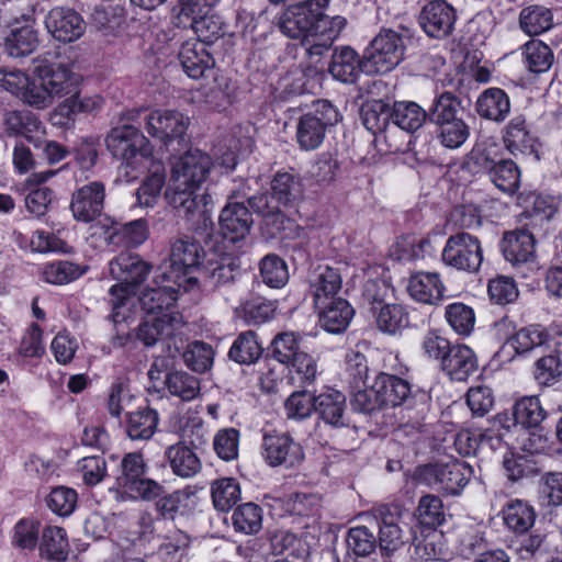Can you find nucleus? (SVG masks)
Here are the masks:
<instances>
[{"label": "nucleus", "mask_w": 562, "mask_h": 562, "mask_svg": "<svg viewBox=\"0 0 562 562\" xmlns=\"http://www.w3.org/2000/svg\"><path fill=\"white\" fill-rule=\"evenodd\" d=\"M328 70L333 78L344 83H353L360 72H364V58L349 46L335 48Z\"/></svg>", "instance_id": "a878e982"}, {"label": "nucleus", "mask_w": 562, "mask_h": 562, "mask_svg": "<svg viewBox=\"0 0 562 562\" xmlns=\"http://www.w3.org/2000/svg\"><path fill=\"white\" fill-rule=\"evenodd\" d=\"M502 514L507 528L516 533L528 531L533 526L536 519L532 506L521 499L509 501L503 507Z\"/></svg>", "instance_id": "4c0bfd02"}, {"label": "nucleus", "mask_w": 562, "mask_h": 562, "mask_svg": "<svg viewBox=\"0 0 562 562\" xmlns=\"http://www.w3.org/2000/svg\"><path fill=\"white\" fill-rule=\"evenodd\" d=\"M212 165L211 157L196 148L171 162L165 198L180 217L195 227L206 226L211 218V198L201 186Z\"/></svg>", "instance_id": "f257e3e1"}, {"label": "nucleus", "mask_w": 562, "mask_h": 562, "mask_svg": "<svg viewBox=\"0 0 562 562\" xmlns=\"http://www.w3.org/2000/svg\"><path fill=\"white\" fill-rule=\"evenodd\" d=\"M105 198L104 186L94 181L74 192L70 210L74 217L80 222L93 221L103 210Z\"/></svg>", "instance_id": "f3484780"}, {"label": "nucleus", "mask_w": 562, "mask_h": 562, "mask_svg": "<svg viewBox=\"0 0 562 562\" xmlns=\"http://www.w3.org/2000/svg\"><path fill=\"white\" fill-rule=\"evenodd\" d=\"M427 119V112L416 102H395L392 109V123L405 131L413 133L420 128Z\"/></svg>", "instance_id": "a19ab883"}, {"label": "nucleus", "mask_w": 562, "mask_h": 562, "mask_svg": "<svg viewBox=\"0 0 562 562\" xmlns=\"http://www.w3.org/2000/svg\"><path fill=\"white\" fill-rule=\"evenodd\" d=\"M374 387L376 393L380 394L383 406L401 405L412 393L408 381L383 372L375 378Z\"/></svg>", "instance_id": "473e14b6"}, {"label": "nucleus", "mask_w": 562, "mask_h": 562, "mask_svg": "<svg viewBox=\"0 0 562 562\" xmlns=\"http://www.w3.org/2000/svg\"><path fill=\"white\" fill-rule=\"evenodd\" d=\"M475 109L481 117L501 123L509 114L510 101L504 90L488 88L479 95Z\"/></svg>", "instance_id": "7c9ffc66"}, {"label": "nucleus", "mask_w": 562, "mask_h": 562, "mask_svg": "<svg viewBox=\"0 0 562 562\" xmlns=\"http://www.w3.org/2000/svg\"><path fill=\"white\" fill-rule=\"evenodd\" d=\"M272 194L279 203L286 206L300 194L299 180L289 172H278L271 183Z\"/></svg>", "instance_id": "338daca9"}, {"label": "nucleus", "mask_w": 562, "mask_h": 562, "mask_svg": "<svg viewBox=\"0 0 562 562\" xmlns=\"http://www.w3.org/2000/svg\"><path fill=\"white\" fill-rule=\"evenodd\" d=\"M165 387L171 396L183 402H190L200 395V381L186 371L168 372L164 381Z\"/></svg>", "instance_id": "ea45409f"}, {"label": "nucleus", "mask_w": 562, "mask_h": 562, "mask_svg": "<svg viewBox=\"0 0 562 562\" xmlns=\"http://www.w3.org/2000/svg\"><path fill=\"white\" fill-rule=\"evenodd\" d=\"M445 317L454 333L461 336H469L475 326L474 310L460 302L446 306Z\"/></svg>", "instance_id": "3c124183"}, {"label": "nucleus", "mask_w": 562, "mask_h": 562, "mask_svg": "<svg viewBox=\"0 0 562 562\" xmlns=\"http://www.w3.org/2000/svg\"><path fill=\"white\" fill-rule=\"evenodd\" d=\"M330 0H306L289 7L280 18L279 26L288 37L310 42L319 7H328Z\"/></svg>", "instance_id": "6e6552de"}, {"label": "nucleus", "mask_w": 562, "mask_h": 562, "mask_svg": "<svg viewBox=\"0 0 562 562\" xmlns=\"http://www.w3.org/2000/svg\"><path fill=\"white\" fill-rule=\"evenodd\" d=\"M441 257L447 266L473 273L482 265L483 249L477 237L462 232L447 239Z\"/></svg>", "instance_id": "0eeeda50"}, {"label": "nucleus", "mask_w": 562, "mask_h": 562, "mask_svg": "<svg viewBox=\"0 0 562 562\" xmlns=\"http://www.w3.org/2000/svg\"><path fill=\"white\" fill-rule=\"evenodd\" d=\"M232 522L237 532L258 533L262 528V509L257 504L245 503L234 510Z\"/></svg>", "instance_id": "a18cd8bd"}, {"label": "nucleus", "mask_w": 562, "mask_h": 562, "mask_svg": "<svg viewBox=\"0 0 562 562\" xmlns=\"http://www.w3.org/2000/svg\"><path fill=\"white\" fill-rule=\"evenodd\" d=\"M552 23L551 11L542 5H529L524 8L519 14V25L530 36L548 31Z\"/></svg>", "instance_id": "37998d69"}, {"label": "nucleus", "mask_w": 562, "mask_h": 562, "mask_svg": "<svg viewBox=\"0 0 562 562\" xmlns=\"http://www.w3.org/2000/svg\"><path fill=\"white\" fill-rule=\"evenodd\" d=\"M158 425V413L144 407L127 414L126 434L132 440H148L153 437Z\"/></svg>", "instance_id": "58836bf2"}, {"label": "nucleus", "mask_w": 562, "mask_h": 562, "mask_svg": "<svg viewBox=\"0 0 562 562\" xmlns=\"http://www.w3.org/2000/svg\"><path fill=\"white\" fill-rule=\"evenodd\" d=\"M326 7H319L318 16L315 19L313 25L312 38H318L321 41L333 44L334 41L339 36L344 27L346 26V19L340 15L328 16L324 14Z\"/></svg>", "instance_id": "4d7b16f0"}, {"label": "nucleus", "mask_w": 562, "mask_h": 562, "mask_svg": "<svg viewBox=\"0 0 562 562\" xmlns=\"http://www.w3.org/2000/svg\"><path fill=\"white\" fill-rule=\"evenodd\" d=\"M214 507L220 512L229 510L240 499L239 483L232 477H223L213 482L211 486Z\"/></svg>", "instance_id": "de8ad7c7"}, {"label": "nucleus", "mask_w": 562, "mask_h": 562, "mask_svg": "<svg viewBox=\"0 0 562 562\" xmlns=\"http://www.w3.org/2000/svg\"><path fill=\"white\" fill-rule=\"evenodd\" d=\"M111 276L121 282L110 289L112 318L120 324L128 318L130 306L134 304L135 285L142 283L151 270V266L138 255L121 252L110 261Z\"/></svg>", "instance_id": "f03ea898"}, {"label": "nucleus", "mask_w": 562, "mask_h": 562, "mask_svg": "<svg viewBox=\"0 0 562 562\" xmlns=\"http://www.w3.org/2000/svg\"><path fill=\"white\" fill-rule=\"evenodd\" d=\"M404 56L402 37L385 31L376 35L364 53V72L369 75L385 74L397 66Z\"/></svg>", "instance_id": "423d86ee"}, {"label": "nucleus", "mask_w": 562, "mask_h": 562, "mask_svg": "<svg viewBox=\"0 0 562 562\" xmlns=\"http://www.w3.org/2000/svg\"><path fill=\"white\" fill-rule=\"evenodd\" d=\"M381 288L374 282L366 285V297L376 312V325L386 334H396L408 326L409 317L405 307L397 303L382 304Z\"/></svg>", "instance_id": "ddd939ff"}, {"label": "nucleus", "mask_w": 562, "mask_h": 562, "mask_svg": "<svg viewBox=\"0 0 562 562\" xmlns=\"http://www.w3.org/2000/svg\"><path fill=\"white\" fill-rule=\"evenodd\" d=\"M261 454L265 461L273 468L286 469L299 467L304 460L302 446L288 432H267L262 437Z\"/></svg>", "instance_id": "9d476101"}, {"label": "nucleus", "mask_w": 562, "mask_h": 562, "mask_svg": "<svg viewBox=\"0 0 562 562\" xmlns=\"http://www.w3.org/2000/svg\"><path fill=\"white\" fill-rule=\"evenodd\" d=\"M5 132L9 135L30 137L41 128V122L29 111H9L4 115Z\"/></svg>", "instance_id": "13d9d810"}, {"label": "nucleus", "mask_w": 562, "mask_h": 562, "mask_svg": "<svg viewBox=\"0 0 562 562\" xmlns=\"http://www.w3.org/2000/svg\"><path fill=\"white\" fill-rule=\"evenodd\" d=\"M204 250L201 245L192 237H181L171 244L170 249V267L172 269L173 283L181 285L180 278L187 276L193 270L198 269ZM164 281L170 279L166 273H162Z\"/></svg>", "instance_id": "4468645a"}, {"label": "nucleus", "mask_w": 562, "mask_h": 562, "mask_svg": "<svg viewBox=\"0 0 562 562\" xmlns=\"http://www.w3.org/2000/svg\"><path fill=\"white\" fill-rule=\"evenodd\" d=\"M119 490L124 498L145 502L154 501L160 497L165 492L160 483L147 477L146 474L133 480Z\"/></svg>", "instance_id": "8fccbe9b"}, {"label": "nucleus", "mask_w": 562, "mask_h": 562, "mask_svg": "<svg viewBox=\"0 0 562 562\" xmlns=\"http://www.w3.org/2000/svg\"><path fill=\"white\" fill-rule=\"evenodd\" d=\"M87 269V266L61 260L47 265L43 270V277L46 282L60 285L78 279Z\"/></svg>", "instance_id": "6e6d98bb"}, {"label": "nucleus", "mask_w": 562, "mask_h": 562, "mask_svg": "<svg viewBox=\"0 0 562 562\" xmlns=\"http://www.w3.org/2000/svg\"><path fill=\"white\" fill-rule=\"evenodd\" d=\"M165 458L172 473L182 479L194 476L202 468L196 453L183 442L169 446L165 451Z\"/></svg>", "instance_id": "2f4dec72"}, {"label": "nucleus", "mask_w": 562, "mask_h": 562, "mask_svg": "<svg viewBox=\"0 0 562 562\" xmlns=\"http://www.w3.org/2000/svg\"><path fill=\"white\" fill-rule=\"evenodd\" d=\"M146 132L162 145L183 142L190 119L176 110H154L144 117Z\"/></svg>", "instance_id": "1a4fd4ad"}, {"label": "nucleus", "mask_w": 562, "mask_h": 562, "mask_svg": "<svg viewBox=\"0 0 562 562\" xmlns=\"http://www.w3.org/2000/svg\"><path fill=\"white\" fill-rule=\"evenodd\" d=\"M77 78L61 64H41L34 68L33 85L27 94V104L35 109H46L56 99L75 93Z\"/></svg>", "instance_id": "7ed1b4c3"}, {"label": "nucleus", "mask_w": 562, "mask_h": 562, "mask_svg": "<svg viewBox=\"0 0 562 562\" xmlns=\"http://www.w3.org/2000/svg\"><path fill=\"white\" fill-rule=\"evenodd\" d=\"M47 31L59 42L70 43L85 33L82 18L70 8L56 7L46 15Z\"/></svg>", "instance_id": "dca6fc26"}, {"label": "nucleus", "mask_w": 562, "mask_h": 562, "mask_svg": "<svg viewBox=\"0 0 562 562\" xmlns=\"http://www.w3.org/2000/svg\"><path fill=\"white\" fill-rule=\"evenodd\" d=\"M342 280L337 269L328 266L317 267L310 278V292L316 308H322L330 301L337 300L336 295L341 289Z\"/></svg>", "instance_id": "aec40b11"}, {"label": "nucleus", "mask_w": 562, "mask_h": 562, "mask_svg": "<svg viewBox=\"0 0 562 562\" xmlns=\"http://www.w3.org/2000/svg\"><path fill=\"white\" fill-rule=\"evenodd\" d=\"M213 8H201L199 13H183L192 18L191 26L200 43L211 44L224 34V22L212 12Z\"/></svg>", "instance_id": "f704fd0d"}, {"label": "nucleus", "mask_w": 562, "mask_h": 562, "mask_svg": "<svg viewBox=\"0 0 562 562\" xmlns=\"http://www.w3.org/2000/svg\"><path fill=\"white\" fill-rule=\"evenodd\" d=\"M179 59L184 72L193 79L203 77L215 64L206 46L195 41L182 44Z\"/></svg>", "instance_id": "cd10ccee"}, {"label": "nucleus", "mask_w": 562, "mask_h": 562, "mask_svg": "<svg viewBox=\"0 0 562 562\" xmlns=\"http://www.w3.org/2000/svg\"><path fill=\"white\" fill-rule=\"evenodd\" d=\"M260 276L270 288H282L289 281V270L285 261L277 255L265 256L260 261Z\"/></svg>", "instance_id": "603ef678"}, {"label": "nucleus", "mask_w": 562, "mask_h": 562, "mask_svg": "<svg viewBox=\"0 0 562 562\" xmlns=\"http://www.w3.org/2000/svg\"><path fill=\"white\" fill-rule=\"evenodd\" d=\"M69 543L66 531L58 526H47L42 531L40 542L41 555L48 560L64 561L67 559Z\"/></svg>", "instance_id": "79ce46f5"}, {"label": "nucleus", "mask_w": 562, "mask_h": 562, "mask_svg": "<svg viewBox=\"0 0 562 562\" xmlns=\"http://www.w3.org/2000/svg\"><path fill=\"white\" fill-rule=\"evenodd\" d=\"M525 57L528 69L537 74L548 71L554 60L551 48L540 41H530L525 45Z\"/></svg>", "instance_id": "bf43d9fd"}, {"label": "nucleus", "mask_w": 562, "mask_h": 562, "mask_svg": "<svg viewBox=\"0 0 562 562\" xmlns=\"http://www.w3.org/2000/svg\"><path fill=\"white\" fill-rule=\"evenodd\" d=\"M440 367L451 380L467 381L477 370V358L470 347L453 345Z\"/></svg>", "instance_id": "5701e85b"}, {"label": "nucleus", "mask_w": 562, "mask_h": 562, "mask_svg": "<svg viewBox=\"0 0 562 562\" xmlns=\"http://www.w3.org/2000/svg\"><path fill=\"white\" fill-rule=\"evenodd\" d=\"M362 123L374 137L390 126L392 111L389 105L381 100H374L366 103L361 110Z\"/></svg>", "instance_id": "09e8293b"}, {"label": "nucleus", "mask_w": 562, "mask_h": 562, "mask_svg": "<svg viewBox=\"0 0 562 562\" xmlns=\"http://www.w3.org/2000/svg\"><path fill=\"white\" fill-rule=\"evenodd\" d=\"M456 10L443 0L428 2L419 14V24L424 32L434 38L448 37L456 24Z\"/></svg>", "instance_id": "2eb2a0df"}, {"label": "nucleus", "mask_w": 562, "mask_h": 562, "mask_svg": "<svg viewBox=\"0 0 562 562\" xmlns=\"http://www.w3.org/2000/svg\"><path fill=\"white\" fill-rule=\"evenodd\" d=\"M437 126L439 128L438 138L440 143L450 149L461 147L470 135L469 126L462 119L446 122Z\"/></svg>", "instance_id": "69168bd1"}, {"label": "nucleus", "mask_w": 562, "mask_h": 562, "mask_svg": "<svg viewBox=\"0 0 562 562\" xmlns=\"http://www.w3.org/2000/svg\"><path fill=\"white\" fill-rule=\"evenodd\" d=\"M495 329L505 336V348H512L516 355L527 353L548 344L547 328L540 325H529L512 334L515 323L508 317H503L495 324Z\"/></svg>", "instance_id": "f8f14e48"}, {"label": "nucleus", "mask_w": 562, "mask_h": 562, "mask_svg": "<svg viewBox=\"0 0 562 562\" xmlns=\"http://www.w3.org/2000/svg\"><path fill=\"white\" fill-rule=\"evenodd\" d=\"M340 120L338 110L327 100H318L312 112L302 115L296 125V142L303 150H314L324 142L326 130Z\"/></svg>", "instance_id": "39448f33"}, {"label": "nucleus", "mask_w": 562, "mask_h": 562, "mask_svg": "<svg viewBox=\"0 0 562 562\" xmlns=\"http://www.w3.org/2000/svg\"><path fill=\"white\" fill-rule=\"evenodd\" d=\"M218 222L223 236L233 243L245 238L252 225L248 209L239 202L228 203L222 210Z\"/></svg>", "instance_id": "4be33fe9"}, {"label": "nucleus", "mask_w": 562, "mask_h": 562, "mask_svg": "<svg viewBox=\"0 0 562 562\" xmlns=\"http://www.w3.org/2000/svg\"><path fill=\"white\" fill-rule=\"evenodd\" d=\"M503 146L496 137L482 136L472 148L469 160L479 170L487 172L491 168L498 164L502 158Z\"/></svg>", "instance_id": "e433bc0d"}, {"label": "nucleus", "mask_w": 562, "mask_h": 562, "mask_svg": "<svg viewBox=\"0 0 562 562\" xmlns=\"http://www.w3.org/2000/svg\"><path fill=\"white\" fill-rule=\"evenodd\" d=\"M487 175L495 187L505 193H515L519 188L520 171L510 159L499 160L487 171Z\"/></svg>", "instance_id": "c03bdc74"}, {"label": "nucleus", "mask_w": 562, "mask_h": 562, "mask_svg": "<svg viewBox=\"0 0 562 562\" xmlns=\"http://www.w3.org/2000/svg\"><path fill=\"white\" fill-rule=\"evenodd\" d=\"M408 139V133L392 123L374 137V144L381 154H396L404 151Z\"/></svg>", "instance_id": "052dcab7"}, {"label": "nucleus", "mask_w": 562, "mask_h": 562, "mask_svg": "<svg viewBox=\"0 0 562 562\" xmlns=\"http://www.w3.org/2000/svg\"><path fill=\"white\" fill-rule=\"evenodd\" d=\"M514 417L518 424L533 428L544 419L546 412L537 396H527L516 402Z\"/></svg>", "instance_id": "5fc2aeb1"}, {"label": "nucleus", "mask_w": 562, "mask_h": 562, "mask_svg": "<svg viewBox=\"0 0 562 562\" xmlns=\"http://www.w3.org/2000/svg\"><path fill=\"white\" fill-rule=\"evenodd\" d=\"M461 103L451 92H443L437 97L427 113L430 122L436 125L458 120Z\"/></svg>", "instance_id": "864d4df0"}, {"label": "nucleus", "mask_w": 562, "mask_h": 562, "mask_svg": "<svg viewBox=\"0 0 562 562\" xmlns=\"http://www.w3.org/2000/svg\"><path fill=\"white\" fill-rule=\"evenodd\" d=\"M503 140L513 155L531 154L535 151L537 143V138L522 115L514 116L507 123L504 128Z\"/></svg>", "instance_id": "c85d7f7f"}, {"label": "nucleus", "mask_w": 562, "mask_h": 562, "mask_svg": "<svg viewBox=\"0 0 562 562\" xmlns=\"http://www.w3.org/2000/svg\"><path fill=\"white\" fill-rule=\"evenodd\" d=\"M149 162V173L136 192L138 204L147 207H151L158 202L166 182L164 165L151 159Z\"/></svg>", "instance_id": "c9c22d12"}, {"label": "nucleus", "mask_w": 562, "mask_h": 562, "mask_svg": "<svg viewBox=\"0 0 562 562\" xmlns=\"http://www.w3.org/2000/svg\"><path fill=\"white\" fill-rule=\"evenodd\" d=\"M273 312V304L262 297H254L236 308L237 315L248 324H261L268 321Z\"/></svg>", "instance_id": "e2e57ef3"}, {"label": "nucleus", "mask_w": 562, "mask_h": 562, "mask_svg": "<svg viewBox=\"0 0 562 562\" xmlns=\"http://www.w3.org/2000/svg\"><path fill=\"white\" fill-rule=\"evenodd\" d=\"M147 473V464L138 452L126 453L120 464V474L116 476L117 488L123 487L135 479Z\"/></svg>", "instance_id": "774afa93"}, {"label": "nucleus", "mask_w": 562, "mask_h": 562, "mask_svg": "<svg viewBox=\"0 0 562 562\" xmlns=\"http://www.w3.org/2000/svg\"><path fill=\"white\" fill-rule=\"evenodd\" d=\"M315 412L327 425L340 428L348 425L346 396L334 389H326L315 396Z\"/></svg>", "instance_id": "393cba45"}, {"label": "nucleus", "mask_w": 562, "mask_h": 562, "mask_svg": "<svg viewBox=\"0 0 562 562\" xmlns=\"http://www.w3.org/2000/svg\"><path fill=\"white\" fill-rule=\"evenodd\" d=\"M407 291L416 302L435 305L443 299L445 285L437 272H417L409 278Z\"/></svg>", "instance_id": "bb28decb"}, {"label": "nucleus", "mask_w": 562, "mask_h": 562, "mask_svg": "<svg viewBox=\"0 0 562 562\" xmlns=\"http://www.w3.org/2000/svg\"><path fill=\"white\" fill-rule=\"evenodd\" d=\"M318 310L321 326L331 334L344 331L353 316L352 307L341 297L330 301L329 304Z\"/></svg>", "instance_id": "72a5a7b5"}, {"label": "nucleus", "mask_w": 562, "mask_h": 562, "mask_svg": "<svg viewBox=\"0 0 562 562\" xmlns=\"http://www.w3.org/2000/svg\"><path fill=\"white\" fill-rule=\"evenodd\" d=\"M473 475V468L463 461L428 465L424 470L429 486L451 495L460 494Z\"/></svg>", "instance_id": "9b49d317"}, {"label": "nucleus", "mask_w": 562, "mask_h": 562, "mask_svg": "<svg viewBox=\"0 0 562 562\" xmlns=\"http://www.w3.org/2000/svg\"><path fill=\"white\" fill-rule=\"evenodd\" d=\"M177 300V290L170 284H160L157 280L146 286L138 296V302L146 315H159L175 312L172 306Z\"/></svg>", "instance_id": "b1692460"}, {"label": "nucleus", "mask_w": 562, "mask_h": 562, "mask_svg": "<svg viewBox=\"0 0 562 562\" xmlns=\"http://www.w3.org/2000/svg\"><path fill=\"white\" fill-rule=\"evenodd\" d=\"M31 85H33V78L31 79L23 71H7L4 69H0V87L19 97L26 104L29 98L27 94L31 92Z\"/></svg>", "instance_id": "0e129e2a"}, {"label": "nucleus", "mask_w": 562, "mask_h": 562, "mask_svg": "<svg viewBox=\"0 0 562 562\" xmlns=\"http://www.w3.org/2000/svg\"><path fill=\"white\" fill-rule=\"evenodd\" d=\"M504 258L514 266L527 263L535 258V239L527 231L506 233L502 240Z\"/></svg>", "instance_id": "c756f323"}, {"label": "nucleus", "mask_w": 562, "mask_h": 562, "mask_svg": "<svg viewBox=\"0 0 562 562\" xmlns=\"http://www.w3.org/2000/svg\"><path fill=\"white\" fill-rule=\"evenodd\" d=\"M33 22V10L23 13L20 19L14 18L11 31L5 37V50L11 57L30 55L37 47L38 41L32 27Z\"/></svg>", "instance_id": "a211bd4d"}, {"label": "nucleus", "mask_w": 562, "mask_h": 562, "mask_svg": "<svg viewBox=\"0 0 562 562\" xmlns=\"http://www.w3.org/2000/svg\"><path fill=\"white\" fill-rule=\"evenodd\" d=\"M380 524L379 544L386 554H391L403 546L402 529L398 526L401 510L395 505H381L375 509Z\"/></svg>", "instance_id": "412c9836"}, {"label": "nucleus", "mask_w": 562, "mask_h": 562, "mask_svg": "<svg viewBox=\"0 0 562 562\" xmlns=\"http://www.w3.org/2000/svg\"><path fill=\"white\" fill-rule=\"evenodd\" d=\"M182 325V316L178 312L164 313L162 316L146 315L137 328L136 337L150 347L162 336L171 338Z\"/></svg>", "instance_id": "6ab92c4d"}, {"label": "nucleus", "mask_w": 562, "mask_h": 562, "mask_svg": "<svg viewBox=\"0 0 562 562\" xmlns=\"http://www.w3.org/2000/svg\"><path fill=\"white\" fill-rule=\"evenodd\" d=\"M262 353V347L254 331L240 334L229 349V358L240 364L256 362Z\"/></svg>", "instance_id": "49530a36"}, {"label": "nucleus", "mask_w": 562, "mask_h": 562, "mask_svg": "<svg viewBox=\"0 0 562 562\" xmlns=\"http://www.w3.org/2000/svg\"><path fill=\"white\" fill-rule=\"evenodd\" d=\"M105 144L112 156L122 160L126 168L138 169L151 159L149 140L132 125L112 128Z\"/></svg>", "instance_id": "20e7f679"}, {"label": "nucleus", "mask_w": 562, "mask_h": 562, "mask_svg": "<svg viewBox=\"0 0 562 562\" xmlns=\"http://www.w3.org/2000/svg\"><path fill=\"white\" fill-rule=\"evenodd\" d=\"M184 363L193 371L205 372L213 364L214 351L202 341H194L182 352Z\"/></svg>", "instance_id": "680f3d73"}]
</instances>
